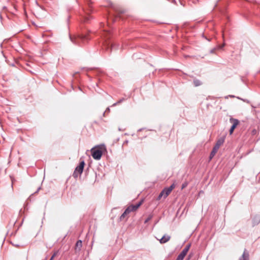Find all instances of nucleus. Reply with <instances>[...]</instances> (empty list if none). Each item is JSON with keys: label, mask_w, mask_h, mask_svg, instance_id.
I'll return each mask as SVG.
<instances>
[{"label": "nucleus", "mask_w": 260, "mask_h": 260, "mask_svg": "<svg viewBox=\"0 0 260 260\" xmlns=\"http://www.w3.org/2000/svg\"><path fill=\"white\" fill-rule=\"evenodd\" d=\"M251 133L252 135H255L257 134V131L256 129H253L251 131Z\"/></svg>", "instance_id": "21"}, {"label": "nucleus", "mask_w": 260, "mask_h": 260, "mask_svg": "<svg viewBox=\"0 0 260 260\" xmlns=\"http://www.w3.org/2000/svg\"><path fill=\"white\" fill-rule=\"evenodd\" d=\"M58 252V251H54L51 258H52V259H53L57 255Z\"/></svg>", "instance_id": "20"}, {"label": "nucleus", "mask_w": 260, "mask_h": 260, "mask_svg": "<svg viewBox=\"0 0 260 260\" xmlns=\"http://www.w3.org/2000/svg\"><path fill=\"white\" fill-rule=\"evenodd\" d=\"M124 101H125V99L124 98H122V99H120L119 101H118L116 103H114L112 105V106H116V105L121 103Z\"/></svg>", "instance_id": "15"}, {"label": "nucleus", "mask_w": 260, "mask_h": 260, "mask_svg": "<svg viewBox=\"0 0 260 260\" xmlns=\"http://www.w3.org/2000/svg\"><path fill=\"white\" fill-rule=\"evenodd\" d=\"M131 212L129 210V209L127 208L125 210L124 212L122 214V215L120 217V220L121 221L123 220L126 218V216L127 214H128Z\"/></svg>", "instance_id": "12"}, {"label": "nucleus", "mask_w": 260, "mask_h": 260, "mask_svg": "<svg viewBox=\"0 0 260 260\" xmlns=\"http://www.w3.org/2000/svg\"><path fill=\"white\" fill-rule=\"evenodd\" d=\"M143 200H141L139 202L135 205H132L129 206L127 208L129 209V211L133 212L137 210L139 207L143 204Z\"/></svg>", "instance_id": "8"}, {"label": "nucleus", "mask_w": 260, "mask_h": 260, "mask_svg": "<svg viewBox=\"0 0 260 260\" xmlns=\"http://www.w3.org/2000/svg\"><path fill=\"white\" fill-rule=\"evenodd\" d=\"M89 33L78 34L75 36H70L71 41L76 45L81 46L85 44L90 40Z\"/></svg>", "instance_id": "1"}, {"label": "nucleus", "mask_w": 260, "mask_h": 260, "mask_svg": "<svg viewBox=\"0 0 260 260\" xmlns=\"http://www.w3.org/2000/svg\"><path fill=\"white\" fill-rule=\"evenodd\" d=\"M128 141H127V140L125 141L124 142V143H123V145H124V144H127L128 143Z\"/></svg>", "instance_id": "25"}, {"label": "nucleus", "mask_w": 260, "mask_h": 260, "mask_svg": "<svg viewBox=\"0 0 260 260\" xmlns=\"http://www.w3.org/2000/svg\"><path fill=\"white\" fill-rule=\"evenodd\" d=\"M224 46V44H223L221 45V46L220 47V48H222Z\"/></svg>", "instance_id": "27"}, {"label": "nucleus", "mask_w": 260, "mask_h": 260, "mask_svg": "<svg viewBox=\"0 0 260 260\" xmlns=\"http://www.w3.org/2000/svg\"><path fill=\"white\" fill-rule=\"evenodd\" d=\"M188 183L187 181L184 182L182 184L181 186V189H183L185 188L188 185Z\"/></svg>", "instance_id": "17"}, {"label": "nucleus", "mask_w": 260, "mask_h": 260, "mask_svg": "<svg viewBox=\"0 0 260 260\" xmlns=\"http://www.w3.org/2000/svg\"><path fill=\"white\" fill-rule=\"evenodd\" d=\"M85 165V164L84 160L80 158V163L79 165L76 167L73 174V176L74 178H77L79 175H81L83 172Z\"/></svg>", "instance_id": "2"}, {"label": "nucleus", "mask_w": 260, "mask_h": 260, "mask_svg": "<svg viewBox=\"0 0 260 260\" xmlns=\"http://www.w3.org/2000/svg\"><path fill=\"white\" fill-rule=\"evenodd\" d=\"M231 97L233 98V97H234V95H231Z\"/></svg>", "instance_id": "28"}, {"label": "nucleus", "mask_w": 260, "mask_h": 260, "mask_svg": "<svg viewBox=\"0 0 260 260\" xmlns=\"http://www.w3.org/2000/svg\"><path fill=\"white\" fill-rule=\"evenodd\" d=\"M58 252V251H54L51 258H52V259H53L57 255Z\"/></svg>", "instance_id": "19"}, {"label": "nucleus", "mask_w": 260, "mask_h": 260, "mask_svg": "<svg viewBox=\"0 0 260 260\" xmlns=\"http://www.w3.org/2000/svg\"><path fill=\"white\" fill-rule=\"evenodd\" d=\"M223 142H224V139H223V138L220 139L217 141L215 145L214 146L212 151L210 153V159H212V157L214 156V155L217 152L218 149L219 148L220 146L223 143Z\"/></svg>", "instance_id": "4"}, {"label": "nucleus", "mask_w": 260, "mask_h": 260, "mask_svg": "<svg viewBox=\"0 0 260 260\" xmlns=\"http://www.w3.org/2000/svg\"><path fill=\"white\" fill-rule=\"evenodd\" d=\"M91 17L89 15L86 16L84 18V21L85 22H88L89 20L90 19Z\"/></svg>", "instance_id": "16"}, {"label": "nucleus", "mask_w": 260, "mask_h": 260, "mask_svg": "<svg viewBox=\"0 0 260 260\" xmlns=\"http://www.w3.org/2000/svg\"><path fill=\"white\" fill-rule=\"evenodd\" d=\"M53 259H52V258H50V260H53Z\"/></svg>", "instance_id": "29"}, {"label": "nucleus", "mask_w": 260, "mask_h": 260, "mask_svg": "<svg viewBox=\"0 0 260 260\" xmlns=\"http://www.w3.org/2000/svg\"><path fill=\"white\" fill-rule=\"evenodd\" d=\"M11 182H12V187L13 188V184L14 182H15V179L14 178L11 177Z\"/></svg>", "instance_id": "23"}, {"label": "nucleus", "mask_w": 260, "mask_h": 260, "mask_svg": "<svg viewBox=\"0 0 260 260\" xmlns=\"http://www.w3.org/2000/svg\"><path fill=\"white\" fill-rule=\"evenodd\" d=\"M193 82L194 86L196 87L200 86L202 84V82L200 80L197 79H194Z\"/></svg>", "instance_id": "13"}, {"label": "nucleus", "mask_w": 260, "mask_h": 260, "mask_svg": "<svg viewBox=\"0 0 260 260\" xmlns=\"http://www.w3.org/2000/svg\"><path fill=\"white\" fill-rule=\"evenodd\" d=\"M230 122L232 124V126L230 129V134L232 135L235 129V128L237 126V125L239 124V120L237 119L231 117L230 118Z\"/></svg>", "instance_id": "7"}, {"label": "nucleus", "mask_w": 260, "mask_h": 260, "mask_svg": "<svg viewBox=\"0 0 260 260\" xmlns=\"http://www.w3.org/2000/svg\"><path fill=\"white\" fill-rule=\"evenodd\" d=\"M257 223H258V222L255 221V218L253 219V220H252V225H253V226H255Z\"/></svg>", "instance_id": "22"}, {"label": "nucleus", "mask_w": 260, "mask_h": 260, "mask_svg": "<svg viewBox=\"0 0 260 260\" xmlns=\"http://www.w3.org/2000/svg\"><path fill=\"white\" fill-rule=\"evenodd\" d=\"M106 111H109V112L110 111L109 108H107Z\"/></svg>", "instance_id": "26"}, {"label": "nucleus", "mask_w": 260, "mask_h": 260, "mask_svg": "<svg viewBox=\"0 0 260 260\" xmlns=\"http://www.w3.org/2000/svg\"><path fill=\"white\" fill-rule=\"evenodd\" d=\"M175 185L174 183H173L170 187H165L160 192L159 194L158 195L157 200H160L162 197L164 199H166L171 192L172 190L175 188Z\"/></svg>", "instance_id": "3"}, {"label": "nucleus", "mask_w": 260, "mask_h": 260, "mask_svg": "<svg viewBox=\"0 0 260 260\" xmlns=\"http://www.w3.org/2000/svg\"><path fill=\"white\" fill-rule=\"evenodd\" d=\"M249 252L247 251V250L245 249L244 250L243 253L240 257L239 260H249Z\"/></svg>", "instance_id": "10"}, {"label": "nucleus", "mask_w": 260, "mask_h": 260, "mask_svg": "<svg viewBox=\"0 0 260 260\" xmlns=\"http://www.w3.org/2000/svg\"><path fill=\"white\" fill-rule=\"evenodd\" d=\"M114 44H112L111 45V50L114 47Z\"/></svg>", "instance_id": "24"}, {"label": "nucleus", "mask_w": 260, "mask_h": 260, "mask_svg": "<svg viewBox=\"0 0 260 260\" xmlns=\"http://www.w3.org/2000/svg\"><path fill=\"white\" fill-rule=\"evenodd\" d=\"M92 157L96 160H100L103 154V151L101 149H92L91 150Z\"/></svg>", "instance_id": "5"}, {"label": "nucleus", "mask_w": 260, "mask_h": 260, "mask_svg": "<svg viewBox=\"0 0 260 260\" xmlns=\"http://www.w3.org/2000/svg\"><path fill=\"white\" fill-rule=\"evenodd\" d=\"M171 237L169 235H164L160 240L159 242L161 244H164L170 240Z\"/></svg>", "instance_id": "11"}, {"label": "nucleus", "mask_w": 260, "mask_h": 260, "mask_svg": "<svg viewBox=\"0 0 260 260\" xmlns=\"http://www.w3.org/2000/svg\"><path fill=\"white\" fill-rule=\"evenodd\" d=\"M111 35V32L109 30L104 31L103 34H102V36L105 37V38H107V39L109 38V36Z\"/></svg>", "instance_id": "14"}, {"label": "nucleus", "mask_w": 260, "mask_h": 260, "mask_svg": "<svg viewBox=\"0 0 260 260\" xmlns=\"http://www.w3.org/2000/svg\"><path fill=\"white\" fill-rule=\"evenodd\" d=\"M82 247V241L80 240H78L75 244V251H80Z\"/></svg>", "instance_id": "9"}, {"label": "nucleus", "mask_w": 260, "mask_h": 260, "mask_svg": "<svg viewBox=\"0 0 260 260\" xmlns=\"http://www.w3.org/2000/svg\"><path fill=\"white\" fill-rule=\"evenodd\" d=\"M152 217V216L150 215L144 221V223H146L147 222H148L151 219Z\"/></svg>", "instance_id": "18"}, {"label": "nucleus", "mask_w": 260, "mask_h": 260, "mask_svg": "<svg viewBox=\"0 0 260 260\" xmlns=\"http://www.w3.org/2000/svg\"><path fill=\"white\" fill-rule=\"evenodd\" d=\"M190 246V243L187 244L185 246V247L182 250V251L180 252V253L178 255L176 260H183L184 257L185 256L187 252L188 251Z\"/></svg>", "instance_id": "6"}]
</instances>
